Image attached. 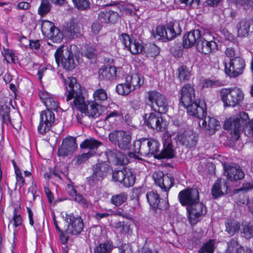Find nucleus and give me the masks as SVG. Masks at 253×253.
Instances as JSON below:
<instances>
[{
	"label": "nucleus",
	"mask_w": 253,
	"mask_h": 253,
	"mask_svg": "<svg viewBox=\"0 0 253 253\" xmlns=\"http://www.w3.org/2000/svg\"><path fill=\"white\" fill-rule=\"evenodd\" d=\"M65 84L67 91L66 101L68 102L74 99L73 103L70 102L73 109L76 108L88 117H96L99 116L100 106L94 102H89L87 105L85 104L81 85L77 83L75 78L69 77L65 81Z\"/></svg>",
	"instance_id": "obj_1"
},
{
	"label": "nucleus",
	"mask_w": 253,
	"mask_h": 253,
	"mask_svg": "<svg viewBox=\"0 0 253 253\" xmlns=\"http://www.w3.org/2000/svg\"><path fill=\"white\" fill-rule=\"evenodd\" d=\"M249 116L244 112H240L233 117H231L225 121L224 128L225 129L231 130L232 138L235 140L239 139L240 133L242 126L245 134L249 136L253 137V119L247 124Z\"/></svg>",
	"instance_id": "obj_2"
},
{
	"label": "nucleus",
	"mask_w": 253,
	"mask_h": 253,
	"mask_svg": "<svg viewBox=\"0 0 253 253\" xmlns=\"http://www.w3.org/2000/svg\"><path fill=\"white\" fill-rule=\"evenodd\" d=\"M54 56L57 66L61 62L63 68L67 70L74 69L77 65V61L75 60L74 54L67 47L63 46L58 48Z\"/></svg>",
	"instance_id": "obj_3"
},
{
	"label": "nucleus",
	"mask_w": 253,
	"mask_h": 253,
	"mask_svg": "<svg viewBox=\"0 0 253 253\" xmlns=\"http://www.w3.org/2000/svg\"><path fill=\"white\" fill-rule=\"evenodd\" d=\"M220 95L225 106L235 107L239 105L244 97L243 92L238 87L223 88L220 91Z\"/></svg>",
	"instance_id": "obj_4"
},
{
	"label": "nucleus",
	"mask_w": 253,
	"mask_h": 253,
	"mask_svg": "<svg viewBox=\"0 0 253 253\" xmlns=\"http://www.w3.org/2000/svg\"><path fill=\"white\" fill-rule=\"evenodd\" d=\"M147 98L149 105L155 111L159 113H165L169 108L168 103L165 96L155 90L147 92Z\"/></svg>",
	"instance_id": "obj_5"
},
{
	"label": "nucleus",
	"mask_w": 253,
	"mask_h": 253,
	"mask_svg": "<svg viewBox=\"0 0 253 253\" xmlns=\"http://www.w3.org/2000/svg\"><path fill=\"white\" fill-rule=\"evenodd\" d=\"M181 32V30L179 24L170 23L167 27L158 26L156 29V33H154V37L159 39L169 41L175 38L177 35H180Z\"/></svg>",
	"instance_id": "obj_6"
},
{
	"label": "nucleus",
	"mask_w": 253,
	"mask_h": 253,
	"mask_svg": "<svg viewBox=\"0 0 253 253\" xmlns=\"http://www.w3.org/2000/svg\"><path fill=\"white\" fill-rule=\"evenodd\" d=\"M244 60L240 56L230 59L228 63H225V73L231 78L238 77L243 74L245 67Z\"/></svg>",
	"instance_id": "obj_7"
},
{
	"label": "nucleus",
	"mask_w": 253,
	"mask_h": 253,
	"mask_svg": "<svg viewBox=\"0 0 253 253\" xmlns=\"http://www.w3.org/2000/svg\"><path fill=\"white\" fill-rule=\"evenodd\" d=\"M109 140L122 150H127L131 140L130 134L124 131H114L109 135Z\"/></svg>",
	"instance_id": "obj_8"
},
{
	"label": "nucleus",
	"mask_w": 253,
	"mask_h": 253,
	"mask_svg": "<svg viewBox=\"0 0 253 253\" xmlns=\"http://www.w3.org/2000/svg\"><path fill=\"white\" fill-rule=\"evenodd\" d=\"M152 176L155 183L164 191H168L173 185L174 178L169 173L165 174L158 170L155 171Z\"/></svg>",
	"instance_id": "obj_9"
},
{
	"label": "nucleus",
	"mask_w": 253,
	"mask_h": 253,
	"mask_svg": "<svg viewBox=\"0 0 253 253\" xmlns=\"http://www.w3.org/2000/svg\"><path fill=\"white\" fill-rule=\"evenodd\" d=\"M188 212V218L192 225L197 223L198 218L207 212L206 207L199 201H197L187 208Z\"/></svg>",
	"instance_id": "obj_10"
},
{
	"label": "nucleus",
	"mask_w": 253,
	"mask_h": 253,
	"mask_svg": "<svg viewBox=\"0 0 253 253\" xmlns=\"http://www.w3.org/2000/svg\"><path fill=\"white\" fill-rule=\"evenodd\" d=\"M54 121V114L51 110L42 111L40 116V123L38 127V131L42 134H45L50 130Z\"/></svg>",
	"instance_id": "obj_11"
},
{
	"label": "nucleus",
	"mask_w": 253,
	"mask_h": 253,
	"mask_svg": "<svg viewBox=\"0 0 253 253\" xmlns=\"http://www.w3.org/2000/svg\"><path fill=\"white\" fill-rule=\"evenodd\" d=\"M65 221L68 224L66 230L67 234L77 235L82 231L84 225L81 217H75L72 214H68L66 215Z\"/></svg>",
	"instance_id": "obj_12"
},
{
	"label": "nucleus",
	"mask_w": 253,
	"mask_h": 253,
	"mask_svg": "<svg viewBox=\"0 0 253 253\" xmlns=\"http://www.w3.org/2000/svg\"><path fill=\"white\" fill-rule=\"evenodd\" d=\"M109 169V166L104 163L96 164L92 168L93 173L87 178L90 185H93L98 181H101L107 176Z\"/></svg>",
	"instance_id": "obj_13"
},
{
	"label": "nucleus",
	"mask_w": 253,
	"mask_h": 253,
	"mask_svg": "<svg viewBox=\"0 0 253 253\" xmlns=\"http://www.w3.org/2000/svg\"><path fill=\"white\" fill-rule=\"evenodd\" d=\"M177 141L180 144L187 148L195 147L198 141V135L192 130L185 131L178 134Z\"/></svg>",
	"instance_id": "obj_14"
},
{
	"label": "nucleus",
	"mask_w": 253,
	"mask_h": 253,
	"mask_svg": "<svg viewBox=\"0 0 253 253\" xmlns=\"http://www.w3.org/2000/svg\"><path fill=\"white\" fill-rule=\"evenodd\" d=\"M199 196L198 190L193 188L181 191L178 194V198L182 205L189 206L199 201Z\"/></svg>",
	"instance_id": "obj_15"
},
{
	"label": "nucleus",
	"mask_w": 253,
	"mask_h": 253,
	"mask_svg": "<svg viewBox=\"0 0 253 253\" xmlns=\"http://www.w3.org/2000/svg\"><path fill=\"white\" fill-rule=\"evenodd\" d=\"M77 148L75 138L69 137L65 138L61 146L59 147L58 155L59 156L65 157L72 154Z\"/></svg>",
	"instance_id": "obj_16"
},
{
	"label": "nucleus",
	"mask_w": 253,
	"mask_h": 253,
	"mask_svg": "<svg viewBox=\"0 0 253 253\" xmlns=\"http://www.w3.org/2000/svg\"><path fill=\"white\" fill-rule=\"evenodd\" d=\"M105 154L108 161L116 165H125L129 163L127 157L117 149H107Z\"/></svg>",
	"instance_id": "obj_17"
},
{
	"label": "nucleus",
	"mask_w": 253,
	"mask_h": 253,
	"mask_svg": "<svg viewBox=\"0 0 253 253\" xmlns=\"http://www.w3.org/2000/svg\"><path fill=\"white\" fill-rule=\"evenodd\" d=\"M147 116V114L144 116L145 124L151 128L161 131L163 128V119L159 114L151 113L148 117Z\"/></svg>",
	"instance_id": "obj_18"
},
{
	"label": "nucleus",
	"mask_w": 253,
	"mask_h": 253,
	"mask_svg": "<svg viewBox=\"0 0 253 253\" xmlns=\"http://www.w3.org/2000/svg\"><path fill=\"white\" fill-rule=\"evenodd\" d=\"M180 103L183 105H187L195 100V89L190 84H185L181 88L180 92Z\"/></svg>",
	"instance_id": "obj_19"
},
{
	"label": "nucleus",
	"mask_w": 253,
	"mask_h": 253,
	"mask_svg": "<svg viewBox=\"0 0 253 253\" xmlns=\"http://www.w3.org/2000/svg\"><path fill=\"white\" fill-rule=\"evenodd\" d=\"M184 106L186 108L187 112L189 115L197 118L203 119L207 114L204 108L199 105V101L197 99Z\"/></svg>",
	"instance_id": "obj_20"
},
{
	"label": "nucleus",
	"mask_w": 253,
	"mask_h": 253,
	"mask_svg": "<svg viewBox=\"0 0 253 253\" xmlns=\"http://www.w3.org/2000/svg\"><path fill=\"white\" fill-rule=\"evenodd\" d=\"M200 119L199 126L209 131L210 134L214 133L220 127L219 122L214 118L205 116Z\"/></svg>",
	"instance_id": "obj_21"
},
{
	"label": "nucleus",
	"mask_w": 253,
	"mask_h": 253,
	"mask_svg": "<svg viewBox=\"0 0 253 253\" xmlns=\"http://www.w3.org/2000/svg\"><path fill=\"white\" fill-rule=\"evenodd\" d=\"M216 43L212 41H208L204 38L201 37L198 41L196 48L197 50L202 53L207 54L217 49Z\"/></svg>",
	"instance_id": "obj_22"
},
{
	"label": "nucleus",
	"mask_w": 253,
	"mask_h": 253,
	"mask_svg": "<svg viewBox=\"0 0 253 253\" xmlns=\"http://www.w3.org/2000/svg\"><path fill=\"white\" fill-rule=\"evenodd\" d=\"M148 138H142L133 142L134 151L142 156H150Z\"/></svg>",
	"instance_id": "obj_23"
},
{
	"label": "nucleus",
	"mask_w": 253,
	"mask_h": 253,
	"mask_svg": "<svg viewBox=\"0 0 253 253\" xmlns=\"http://www.w3.org/2000/svg\"><path fill=\"white\" fill-rule=\"evenodd\" d=\"M225 173L230 180H238L244 177L245 174L239 166L225 167L224 166Z\"/></svg>",
	"instance_id": "obj_24"
},
{
	"label": "nucleus",
	"mask_w": 253,
	"mask_h": 253,
	"mask_svg": "<svg viewBox=\"0 0 253 253\" xmlns=\"http://www.w3.org/2000/svg\"><path fill=\"white\" fill-rule=\"evenodd\" d=\"M164 149L158 156L160 159L172 158L174 155V150L172 144L171 138L168 135L167 138L163 140Z\"/></svg>",
	"instance_id": "obj_25"
},
{
	"label": "nucleus",
	"mask_w": 253,
	"mask_h": 253,
	"mask_svg": "<svg viewBox=\"0 0 253 253\" xmlns=\"http://www.w3.org/2000/svg\"><path fill=\"white\" fill-rule=\"evenodd\" d=\"M228 186L227 182L224 180L217 179L212 186L211 194L215 199L227 193Z\"/></svg>",
	"instance_id": "obj_26"
},
{
	"label": "nucleus",
	"mask_w": 253,
	"mask_h": 253,
	"mask_svg": "<svg viewBox=\"0 0 253 253\" xmlns=\"http://www.w3.org/2000/svg\"><path fill=\"white\" fill-rule=\"evenodd\" d=\"M201 38L199 30H195L189 32L183 37V44L185 48L193 46Z\"/></svg>",
	"instance_id": "obj_27"
},
{
	"label": "nucleus",
	"mask_w": 253,
	"mask_h": 253,
	"mask_svg": "<svg viewBox=\"0 0 253 253\" xmlns=\"http://www.w3.org/2000/svg\"><path fill=\"white\" fill-rule=\"evenodd\" d=\"M117 68L115 66H104L98 71V77L101 80H112L117 76Z\"/></svg>",
	"instance_id": "obj_28"
},
{
	"label": "nucleus",
	"mask_w": 253,
	"mask_h": 253,
	"mask_svg": "<svg viewBox=\"0 0 253 253\" xmlns=\"http://www.w3.org/2000/svg\"><path fill=\"white\" fill-rule=\"evenodd\" d=\"M8 98H1L0 100V116L4 123L6 125L12 124L10 118V107L7 102Z\"/></svg>",
	"instance_id": "obj_29"
},
{
	"label": "nucleus",
	"mask_w": 253,
	"mask_h": 253,
	"mask_svg": "<svg viewBox=\"0 0 253 253\" xmlns=\"http://www.w3.org/2000/svg\"><path fill=\"white\" fill-rule=\"evenodd\" d=\"M238 36H247L249 32H253V23L250 21L243 19L237 24Z\"/></svg>",
	"instance_id": "obj_30"
},
{
	"label": "nucleus",
	"mask_w": 253,
	"mask_h": 253,
	"mask_svg": "<svg viewBox=\"0 0 253 253\" xmlns=\"http://www.w3.org/2000/svg\"><path fill=\"white\" fill-rule=\"evenodd\" d=\"M119 17L117 12L109 10L101 11L98 14V18L102 23H114L118 21Z\"/></svg>",
	"instance_id": "obj_31"
},
{
	"label": "nucleus",
	"mask_w": 253,
	"mask_h": 253,
	"mask_svg": "<svg viewBox=\"0 0 253 253\" xmlns=\"http://www.w3.org/2000/svg\"><path fill=\"white\" fill-rule=\"evenodd\" d=\"M102 145L101 142L93 138L90 137L88 139H85L80 144V147L82 148H87L89 149L88 152H94V156L97 154V150L99 146Z\"/></svg>",
	"instance_id": "obj_32"
},
{
	"label": "nucleus",
	"mask_w": 253,
	"mask_h": 253,
	"mask_svg": "<svg viewBox=\"0 0 253 253\" xmlns=\"http://www.w3.org/2000/svg\"><path fill=\"white\" fill-rule=\"evenodd\" d=\"M126 83L130 84L133 90L137 87H139L144 84L143 78L140 74H138L128 75L126 77Z\"/></svg>",
	"instance_id": "obj_33"
},
{
	"label": "nucleus",
	"mask_w": 253,
	"mask_h": 253,
	"mask_svg": "<svg viewBox=\"0 0 253 253\" xmlns=\"http://www.w3.org/2000/svg\"><path fill=\"white\" fill-rule=\"evenodd\" d=\"M65 31L67 35L70 38L77 37L81 31L80 24L75 22L74 20L70 21L67 24Z\"/></svg>",
	"instance_id": "obj_34"
},
{
	"label": "nucleus",
	"mask_w": 253,
	"mask_h": 253,
	"mask_svg": "<svg viewBox=\"0 0 253 253\" xmlns=\"http://www.w3.org/2000/svg\"><path fill=\"white\" fill-rule=\"evenodd\" d=\"M147 199L151 207L154 209L162 210L163 207L160 204V200L159 195L154 192H149L147 194Z\"/></svg>",
	"instance_id": "obj_35"
},
{
	"label": "nucleus",
	"mask_w": 253,
	"mask_h": 253,
	"mask_svg": "<svg viewBox=\"0 0 253 253\" xmlns=\"http://www.w3.org/2000/svg\"><path fill=\"white\" fill-rule=\"evenodd\" d=\"M135 181V176L132 170L130 169H126V171L121 184L126 187H129L134 185Z\"/></svg>",
	"instance_id": "obj_36"
},
{
	"label": "nucleus",
	"mask_w": 253,
	"mask_h": 253,
	"mask_svg": "<svg viewBox=\"0 0 253 253\" xmlns=\"http://www.w3.org/2000/svg\"><path fill=\"white\" fill-rule=\"evenodd\" d=\"M225 231L231 236L238 232L240 229L238 222L235 220H228L225 223Z\"/></svg>",
	"instance_id": "obj_37"
},
{
	"label": "nucleus",
	"mask_w": 253,
	"mask_h": 253,
	"mask_svg": "<svg viewBox=\"0 0 253 253\" xmlns=\"http://www.w3.org/2000/svg\"><path fill=\"white\" fill-rule=\"evenodd\" d=\"M113 248L109 242L100 243L94 248L93 253H111Z\"/></svg>",
	"instance_id": "obj_38"
},
{
	"label": "nucleus",
	"mask_w": 253,
	"mask_h": 253,
	"mask_svg": "<svg viewBox=\"0 0 253 253\" xmlns=\"http://www.w3.org/2000/svg\"><path fill=\"white\" fill-rule=\"evenodd\" d=\"M54 25L52 22L47 20L43 21L41 25V30L42 34L46 36L51 37L53 35L52 30L54 28Z\"/></svg>",
	"instance_id": "obj_39"
},
{
	"label": "nucleus",
	"mask_w": 253,
	"mask_h": 253,
	"mask_svg": "<svg viewBox=\"0 0 253 253\" xmlns=\"http://www.w3.org/2000/svg\"><path fill=\"white\" fill-rule=\"evenodd\" d=\"M127 199V194L126 193L123 192L119 194L113 196L111 198V201L113 205L116 206H119L126 202Z\"/></svg>",
	"instance_id": "obj_40"
},
{
	"label": "nucleus",
	"mask_w": 253,
	"mask_h": 253,
	"mask_svg": "<svg viewBox=\"0 0 253 253\" xmlns=\"http://www.w3.org/2000/svg\"><path fill=\"white\" fill-rule=\"evenodd\" d=\"M133 90L131 87L130 84L125 82L124 84H119L116 86V91L118 94L122 95L128 94L131 91Z\"/></svg>",
	"instance_id": "obj_41"
},
{
	"label": "nucleus",
	"mask_w": 253,
	"mask_h": 253,
	"mask_svg": "<svg viewBox=\"0 0 253 253\" xmlns=\"http://www.w3.org/2000/svg\"><path fill=\"white\" fill-rule=\"evenodd\" d=\"M143 46L136 40H133L127 49L133 54L141 53L143 50Z\"/></svg>",
	"instance_id": "obj_42"
},
{
	"label": "nucleus",
	"mask_w": 253,
	"mask_h": 253,
	"mask_svg": "<svg viewBox=\"0 0 253 253\" xmlns=\"http://www.w3.org/2000/svg\"><path fill=\"white\" fill-rule=\"evenodd\" d=\"M93 96L96 102H101L107 99L106 91L103 88H99L96 90L94 91Z\"/></svg>",
	"instance_id": "obj_43"
},
{
	"label": "nucleus",
	"mask_w": 253,
	"mask_h": 253,
	"mask_svg": "<svg viewBox=\"0 0 253 253\" xmlns=\"http://www.w3.org/2000/svg\"><path fill=\"white\" fill-rule=\"evenodd\" d=\"M191 71L188 68L182 66L179 68V78L181 81L185 82L189 80Z\"/></svg>",
	"instance_id": "obj_44"
},
{
	"label": "nucleus",
	"mask_w": 253,
	"mask_h": 253,
	"mask_svg": "<svg viewBox=\"0 0 253 253\" xmlns=\"http://www.w3.org/2000/svg\"><path fill=\"white\" fill-rule=\"evenodd\" d=\"M51 8V4L48 0H42L41 4L39 8L38 12L40 15L44 16L49 12Z\"/></svg>",
	"instance_id": "obj_45"
},
{
	"label": "nucleus",
	"mask_w": 253,
	"mask_h": 253,
	"mask_svg": "<svg viewBox=\"0 0 253 253\" xmlns=\"http://www.w3.org/2000/svg\"><path fill=\"white\" fill-rule=\"evenodd\" d=\"M75 6L81 10H87L90 7L89 0H72Z\"/></svg>",
	"instance_id": "obj_46"
},
{
	"label": "nucleus",
	"mask_w": 253,
	"mask_h": 253,
	"mask_svg": "<svg viewBox=\"0 0 253 253\" xmlns=\"http://www.w3.org/2000/svg\"><path fill=\"white\" fill-rule=\"evenodd\" d=\"M126 169H123L121 170H114L112 172V177L113 180L121 184L126 171Z\"/></svg>",
	"instance_id": "obj_47"
},
{
	"label": "nucleus",
	"mask_w": 253,
	"mask_h": 253,
	"mask_svg": "<svg viewBox=\"0 0 253 253\" xmlns=\"http://www.w3.org/2000/svg\"><path fill=\"white\" fill-rule=\"evenodd\" d=\"M150 156H155L159 151L160 144L159 142L153 139L148 138Z\"/></svg>",
	"instance_id": "obj_48"
},
{
	"label": "nucleus",
	"mask_w": 253,
	"mask_h": 253,
	"mask_svg": "<svg viewBox=\"0 0 253 253\" xmlns=\"http://www.w3.org/2000/svg\"><path fill=\"white\" fill-rule=\"evenodd\" d=\"M214 251V241L210 240L204 244L199 250V253H212Z\"/></svg>",
	"instance_id": "obj_49"
},
{
	"label": "nucleus",
	"mask_w": 253,
	"mask_h": 253,
	"mask_svg": "<svg viewBox=\"0 0 253 253\" xmlns=\"http://www.w3.org/2000/svg\"><path fill=\"white\" fill-rule=\"evenodd\" d=\"M72 200L77 202L84 208H88L91 205L89 202L86 201L80 193H77L75 196H74V197H72Z\"/></svg>",
	"instance_id": "obj_50"
},
{
	"label": "nucleus",
	"mask_w": 253,
	"mask_h": 253,
	"mask_svg": "<svg viewBox=\"0 0 253 253\" xmlns=\"http://www.w3.org/2000/svg\"><path fill=\"white\" fill-rule=\"evenodd\" d=\"M44 104L47 108L46 110H55L58 108V102L56 99L53 97V96L46 100L44 103Z\"/></svg>",
	"instance_id": "obj_51"
},
{
	"label": "nucleus",
	"mask_w": 253,
	"mask_h": 253,
	"mask_svg": "<svg viewBox=\"0 0 253 253\" xmlns=\"http://www.w3.org/2000/svg\"><path fill=\"white\" fill-rule=\"evenodd\" d=\"M51 32L53 35L51 37H48L47 38L51 39L53 42H60L63 38V34L60 32L59 29L55 26Z\"/></svg>",
	"instance_id": "obj_52"
},
{
	"label": "nucleus",
	"mask_w": 253,
	"mask_h": 253,
	"mask_svg": "<svg viewBox=\"0 0 253 253\" xmlns=\"http://www.w3.org/2000/svg\"><path fill=\"white\" fill-rule=\"evenodd\" d=\"M237 240L236 238L232 239L230 242L228 243V247L226 251V253H236L238 247Z\"/></svg>",
	"instance_id": "obj_53"
},
{
	"label": "nucleus",
	"mask_w": 253,
	"mask_h": 253,
	"mask_svg": "<svg viewBox=\"0 0 253 253\" xmlns=\"http://www.w3.org/2000/svg\"><path fill=\"white\" fill-rule=\"evenodd\" d=\"M94 156V152H87L84 153L81 155L78 156L76 159V165H80L84 161H86L89 158Z\"/></svg>",
	"instance_id": "obj_54"
},
{
	"label": "nucleus",
	"mask_w": 253,
	"mask_h": 253,
	"mask_svg": "<svg viewBox=\"0 0 253 253\" xmlns=\"http://www.w3.org/2000/svg\"><path fill=\"white\" fill-rule=\"evenodd\" d=\"M4 59L7 63H15L16 60V57L12 51L9 50H5L4 52Z\"/></svg>",
	"instance_id": "obj_55"
},
{
	"label": "nucleus",
	"mask_w": 253,
	"mask_h": 253,
	"mask_svg": "<svg viewBox=\"0 0 253 253\" xmlns=\"http://www.w3.org/2000/svg\"><path fill=\"white\" fill-rule=\"evenodd\" d=\"M15 172L16 175V185L21 187L24 183V180L20 169L16 166H15Z\"/></svg>",
	"instance_id": "obj_56"
},
{
	"label": "nucleus",
	"mask_w": 253,
	"mask_h": 253,
	"mask_svg": "<svg viewBox=\"0 0 253 253\" xmlns=\"http://www.w3.org/2000/svg\"><path fill=\"white\" fill-rule=\"evenodd\" d=\"M13 216L11 222H13V225L15 227H18L21 225L22 223V219L20 214H17V211L14 209L13 211Z\"/></svg>",
	"instance_id": "obj_57"
},
{
	"label": "nucleus",
	"mask_w": 253,
	"mask_h": 253,
	"mask_svg": "<svg viewBox=\"0 0 253 253\" xmlns=\"http://www.w3.org/2000/svg\"><path fill=\"white\" fill-rule=\"evenodd\" d=\"M22 41H25L27 43L28 42L29 44V46L32 49H38L40 47V41L39 40H28L27 38L25 37H23L21 39V42Z\"/></svg>",
	"instance_id": "obj_58"
},
{
	"label": "nucleus",
	"mask_w": 253,
	"mask_h": 253,
	"mask_svg": "<svg viewBox=\"0 0 253 253\" xmlns=\"http://www.w3.org/2000/svg\"><path fill=\"white\" fill-rule=\"evenodd\" d=\"M253 229L252 224L245 225L243 227V233L245 235V237L247 239H250L251 237H253Z\"/></svg>",
	"instance_id": "obj_59"
},
{
	"label": "nucleus",
	"mask_w": 253,
	"mask_h": 253,
	"mask_svg": "<svg viewBox=\"0 0 253 253\" xmlns=\"http://www.w3.org/2000/svg\"><path fill=\"white\" fill-rule=\"evenodd\" d=\"M133 39H131L127 34L123 33L120 37L121 42L125 45V47L127 48Z\"/></svg>",
	"instance_id": "obj_60"
},
{
	"label": "nucleus",
	"mask_w": 253,
	"mask_h": 253,
	"mask_svg": "<svg viewBox=\"0 0 253 253\" xmlns=\"http://www.w3.org/2000/svg\"><path fill=\"white\" fill-rule=\"evenodd\" d=\"M84 55L88 59H95L96 58L95 49L93 47H89L84 52Z\"/></svg>",
	"instance_id": "obj_61"
},
{
	"label": "nucleus",
	"mask_w": 253,
	"mask_h": 253,
	"mask_svg": "<svg viewBox=\"0 0 253 253\" xmlns=\"http://www.w3.org/2000/svg\"><path fill=\"white\" fill-rule=\"evenodd\" d=\"M100 21L98 20L94 22L91 25V31L94 34H97L102 28Z\"/></svg>",
	"instance_id": "obj_62"
},
{
	"label": "nucleus",
	"mask_w": 253,
	"mask_h": 253,
	"mask_svg": "<svg viewBox=\"0 0 253 253\" xmlns=\"http://www.w3.org/2000/svg\"><path fill=\"white\" fill-rule=\"evenodd\" d=\"M225 54L230 59L235 58L236 56H240L239 54L236 53L234 49L232 47H227L225 51Z\"/></svg>",
	"instance_id": "obj_63"
},
{
	"label": "nucleus",
	"mask_w": 253,
	"mask_h": 253,
	"mask_svg": "<svg viewBox=\"0 0 253 253\" xmlns=\"http://www.w3.org/2000/svg\"><path fill=\"white\" fill-rule=\"evenodd\" d=\"M119 253H132L131 246L128 244H124L119 247Z\"/></svg>",
	"instance_id": "obj_64"
}]
</instances>
